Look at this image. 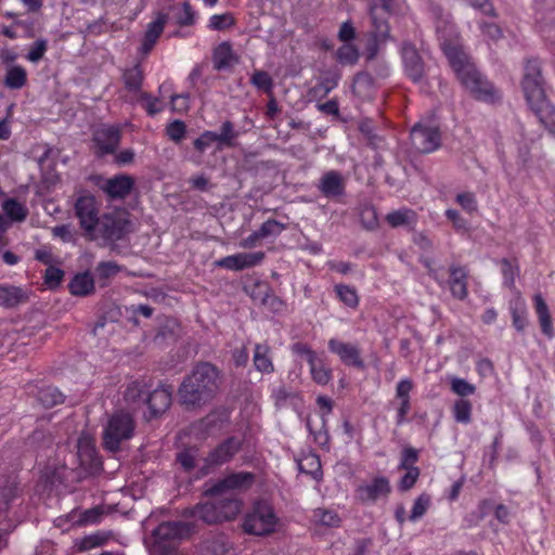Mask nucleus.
I'll use <instances>...</instances> for the list:
<instances>
[{"label":"nucleus","instance_id":"1","mask_svg":"<svg viewBox=\"0 0 555 555\" xmlns=\"http://www.w3.org/2000/svg\"><path fill=\"white\" fill-rule=\"evenodd\" d=\"M253 481L254 475L247 472L233 473L215 482L206 481L203 494L212 500L185 509L184 516L198 518L207 525L234 519L242 507L236 491L248 489Z\"/></svg>","mask_w":555,"mask_h":555},{"label":"nucleus","instance_id":"2","mask_svg":"<svg viewBox=\"0 0 555 555\" xmlns=\"http://www.w3.org/2000/svg\"><path fill=\"white\" fill-rule=\"evenodd\" d=\"M222 373L211 362L198 361L178 388V400L186 410L202 408L214 400L222 385Z\"/></svg>","mask_w":555,"mask_h":555},{"label":"nucleus","instance_id":"3","mask_svg":"<svg viewBox=\"0 0 555 555\" xmlns=\"http://www.w3.org/2000/svg\"><path fill=\"white\" fill-rule=\"evenodd\" d=\"M134 428V421L129 413H114L104 429L103 446L111 452L119 451L120 443L133 436Z\"/></svg>","mask_w":555,"mask_h":555},{"label":"nucleus","instance_id":"4","mask_svg":"<svg viewBox=\"0 0 555 555\" xmlns=\"http://www.w3.org/2000/svg\"><path fill=\"white\" fill-rule=\"evenodd\" d=\"M459 80L472 96L478 101L494 103L500 100L494 86L481 75L475 65L468 67V70L464 74H461Z\"/></svg>","mask_w":555,"mask_h":555},{"label":"nucleus","instance_id":"5","mask_svg":"<svg viewBox=\"0 0 555 555\" xmlns=\"http://www.w3.org/2000/svg\"><path fill=\"white\" fill-rule=\"evenodd\" d=\"M278 518L267 504H257L243 521V530L248 534L268 535L274 532Z\"/></svg>","mask_w":555,"mask_h":555},{"label":"nucleus","instance_id":"6","mask_svg":"<svg viewBox=\"0 0 555 555\" xmlns=\"http://www.w3.org/2000/svg\"><path fill=\"white\" fill-rule=\"evenodd\" d=\"M521 86L529 105L546 98L541 65L538 60L527 61Z\"/></svg>","mask_w":555,"mask_h":555},{"label":"nucleus","instance_id":"7","mask_svg":"<svg viewBox=\"0 0 555 555\" xmlns=\"http://www.w3.org/2000/svg\"><path fill=\"white\" fill-rule=\"evenodd\" d=\"M75 212L79 219L81 229L90 238H94L96 224L99 223L96 201L93 195H83L77 198L75 204Z\"/></svg>","mask_w":555,"mask_h":555},{"label":"nucleus","instance_id":"8","mask_svg":"<svg viewBox=\"0 0 555 555\" xmlns=\"http://www.w3.org/2000/svg\"><path fill=\"white\" fill-rule=\"evenodd\" d=\"M404 74L415 83L425 77V62L411 41H403L400 49Z\"/></svg>","mask_w":555,"mask_h":555},{"label":"nucleus","instance_id":"9","mask_svg":"<svg viewBox=\"0 0 555 555\" xmlns=\"http://www.w3.org/2000/svg\"><path fill=\"white\" fill-rule=\"evenodd\" d=\"M410 138L414 150L423 154L437 150L441 144L440 131L435 127H426L421 124L413 126Z\"/></svg>","mask_w":555,"mask_h":555},{"label":"nucleus","instance_id":"10","mask_svg":"<svg viewBox=\"0 0 555 555\" xmlns=\"http://www.w3.org/2000/svg\"><path fill=\"white\" fill-rule=\"evenodd\" d=\"M129 220L119 215L105 214L96 224L99 235L107 241H119L128 232Z\"/></svg>","mask_w":555,"mask_h":555},{"label":"nucleus","instance_id":"11","mask_svg":"<svg viewBox=\"0 0 555 555\" xmlns=\"http://www.w3.org/2000/svg\"><path fill=\"white\" fill-rule=\"evenodd\" d=\"M134 183L135 181L131 176L119 173L103 180V183L99 184V188L109 199H125L133 190Z\"/></svg>","mask_w":555,"mask_h":555},{"label":"nucleus","instance_id":"12","mask_svg":"<svg viewBox=\"0 0 555 555\" xmlns=\"http://www.w3.org/2000/svg\"><path fill=\"white\" fill-rule=\"evenodd\" d=\"M173 388L171 385H160L145 398L149 406V418L164 414L171 405Z\"/></svg>","mask_w":555,"mask_h":555},{"label":"nucleus","instance_id":"13","mask_svg":"<svg viewBox=\"0 0 555 555\" xmlns=\"http://www.w3.org/2000/svg\"><path fill=\"white\" fill-rule=\"evenodd\" d=\"M390 39V26L380 20L374 18L372 24L371 38L365 47V60L367 63L376 62L380 46Z\"/></svg>","mask_w":555,"mask_h":555},{"label":"nucleus","instance_id":"14","mask_svg":"<svg viewBox=\"0 0 555 555\" xmlns=\"http://www.w3.org/2000/svg\"><path fill=\"white\" fill-rule=\"evenodd\" d=\"M243 441L235 437H229L211 450L205 459L208 465L219 466L230 460L242 449Z\"/></svg>","mask_w":555,"mask_h":555},{"label":"nucleus","instance_id":"15","mask_svg":"<svg viewBox=\"0 0 555 555\" xmlns=\"http://www.w3.org/2000/svg\"><path fill=\"white\" fill-rule=\"evenodd\" d=\"M440 47L447 56L451 67L455 72L457 78L461 74L468 70V67H473L474 64L469 61L468 55L464 52L463 48L452 42L451 40L443 39Z\"/></svg>","mask_w":555,"mask_h":555},{"label":"nucleus","instance_id":"16","mask_svg":"<svg viewBox=\"0 0 555 555\" xmlns=\"http://www.w3.org/2000/svg\"><path fill=\"white\" fill-rule=\"evenodd\" d=\"M120 129L116 126H106L98 129L93 133V142L99 150V155L114 154L120 143Z\"/></svg>","mask_w":555,"mask_h":555},{"label":"nucleus","instance_id":"17","mask_svg":"<svg viewBox=\"0 0 555 555\" xmlns=\"http://www.w3.org/2000/svg\"><path fill=\"white\" fill-rule=\"evenodd\" d=\"M264 259L263 251L240 253L223 257L215 262L217 267L233 271H241L259 264Z\"/></svg>","mask_w":555,"mask_h":555},{"label":"nucleus","instance_id":"18","mask_svg":"<svg viewBox=\"0 0 555 555\" xmlns=\"http://www.w3.org/2000/svg\"><path fill=\"white\" fill-rule=\"evenodd\" d=\"M191 527L182 521L162 522L153 530L154 542L164 541L169 544L177 543L178 540L190 534Z\"/></svg>","mask_w":555,"mask_h":555},{"label":"nucleus","instance_id":"19","mask_svg":"<svg viewBox=\"0 0 555 555\" xmlns=\"http://www.w3.org/2000/svg\"><path fill=\"white\" fill-rule=\"evenodd\" d=\"M318 190L330 199H338L346 193L343 175L336 170L326 171L319 180Z\"/></svg>","mask_w":555,"mask_h":555},{"label":"nucleus","instance_id":"20","mask_svg":"<svg viewBox=\"0 0 555 555\" xmlns=\"http://www.w3.org/2000/svg\"><path fill=\"white\" fill-rule=\"evenodd\" d=\"M328 349L331 352L336 353L344 364L364 369V362L357 346L332 338L328 341Z\"/></svg>","mask_w":555,"mask_h":555},{"label":"nucleus","instance_id":"21","mask_svg":"<svg viewBox=\"0 0 555 555\" xmlns=\"http://www.w3.org/2000/svg\"><path fill=\"white\" fill-rule=\"evenodd\" d=\"M77 456L80 466L91 475L98 474L102 469V461L94 444L89 440H79L77 446Z\"/></svg>","mask_w":555,"mask_h":555},{"label":"nucleus","instance_id":"22","mask_svg":"<svg viewBox=\"0 0 555 555\" xmlns=\"http://www.w3.org/2000/svg\"><path fill=\"white\" fill-rule=\"evenodd\" d=\"M390 491L389 480L385 476L375 477L371 483L357 488L358 498L362 502H375L382 496H387Z\"/></svg>","mask_w":555,"mask_h":555},{"label":"nucleus","instance_id":"23","mask_svg":"<svg viewBox=\"0 0 555 555\" xmlns=\"http://www.w3.org/2000/svg\"><path fill=\"white\" fill-rule=\"evenodd\" d=\"M167 21L168 14L158 12L156 20L147 24L140 48V51L143 54H147L152 51L158 38L163 34Z\"/></svg>","mask_w":555,"mask_h":555},{"label":"nucleus","instance_id":"24","mask_svg":"<svg viewBox=\"0 0 555 555\" xmlns=\"http://www.w3.org/2000/svg\"><path fill=\"white\" fill-rule=\"evenodd\" d=\"M212 63L216 70H225L238 63V56L233 52L229 41L219 43L212 51Z\"/></svg>","mask_w":555,"mask_h":555},{"label":"nucleus","instance_id":"25","mask_svg":"<svg viewBox=\"0 0 555 555\" xmlns=\"http://www.w3.org/2000/svg\"><path fill=\"white\" fill-rule=\"evenodd\" d=\"M449 285L452 295L463 300L467 297V271L463 267L451 266L449 269Z\"/></svg>","mask_w":555,"mask_h":555},{"label":"nucleus","instance_id":"26","mask_svg":"<svg viewBox=\"0 0 555 555\" xmlns=\"http://www.w3.org/2000/svg\"><path fill=\"white\" fill-rule=\"evenodd\" d=\"M28 300L27 293L14 285H0V307L12 309Z\"/></svg>","mask_w":555,"mask_h":555},{"label":"nucleus","instance_id":"27","mask_svg":"<svg viewBox=\"0 0 555 555\" xmlns=\"http://www.w3.org/2000/svg\"><path fill=\"white\" fill-rule=\"evenodd\" d=\"M529 106L538 116L540 122L548 129L550 132L555 133V106H553L546 98Z\"/></svg>","mask_w":555,"mask_h":555},{"label":"nucleus","instance_id":"28","mask_svg":"<svg viewBox=\"0 0 555 555\" xmlns=\"http://www.w3.org/2000/svg\"><path fill=\"white\" fill-rule=\"evenodd\" d=\"M70 294L88 296L94 292V280L89 272L76 274L68 284Z\"/></svg>","mask_w":555,"mask_h":555},{"label":"nucleus","instance_id":"29","mask_svg":"<svg viewBox=\"0 0 555 555\" xmlns=\"http://www.w3.org/2000/svg\"><path fill=\"white\" fill-rule=\"evenodd\" d=\"M533 299L542 333L546 335L548 338H551L554 335V330L552 325V319L548 311V307L541 294L534 295Z\"/></svg>","mask_w":555,"mask_h":555},{"label":"nucleus","instance_id":"30","mask_svg":"<svg viewBox=\"0 0 555 555\" xmlns=\"http://www.w3.org/2000/svg\"><path fill=\"white\" fill-rule=\"evenodd\" d=\"M533 299L542 333L546 335L548 338H551L554 335V330L552 325V319L548 311V307L541 294L534 295Z\"/></svg>","mask_w":555,"mask_h":555},{"label":"nucleus","instance_id":"31","mask_svg":"<svg viewBox=\"0 0 555 555\" xmlns=\"http://www.w3.org/2000/svg\"><path fill=\"white\" fill-rule=\"evenodd\" d=\"M256 288H258V293L251 294V297L254 299L259 298L260 304L262 306L268 307L272 312H280L283 309V300L276 295H274L270 287H268L267 285L258 284L256 285Z\"/></svg>","mask_w":555,"mask_h":555},{"label":"nucleus","instance_id":"32","mask_svg":"<svg viewBox=\"0 0 555 555\" xmlns=\"http://www.w3.org/2000/svg\"><path fill=\"white\" fill-rule=\"evenodd\" d=\"M27 83V72L20 65L10 66L7 69L3 85L11 90L22 89Z\"/></svg>","mask_w":555,"mask_h":555},{"label":"nucleus","instance_id":"33","mask_svg":"<svg viewBox=\"0 0 555 555\" xmlns=\"http://www.w3.org/2000/svg\"><path fill=\"white\" fill-rule=\"evenodd\" d=\"M374 78L369 72H359L354 75L352 81V92L359 98L367 96L374 89Z\"/></svg>","mask_w":555,"mask_h":555},{"label":"nucleus","instance_id":"34","mask_svg":"<svg viewBox=\"0 0 555 555\" xmlns=\"http://www.w3.org/2000/svg\"><path fill=\"white\" fill-rule=\"evenodd\" d=\"M238 132L234 129L233 122L230 120L223 121L220 132L217 133V149L221 151L224 147H235Z\"/></svg>","mask_w":555,"mask_h":555},{"label":"nucleus","instance_id":"35","mask_svg":"<svg viewBox=\"0 0 555 555\" xmlns=\"http://www.w3.org/2000/svg\"><path fill=\"white\" fill-rule=\"evenodd\" d=\"M392 3L393 0H369L371 24H374V18L388 23V18L392 12Z\"/></svg>","mask_w":555,"mask_h":555},{"label":"nucleus","instance_id":"36","mask_svg":"<svg viewBox=\"0 0 555 555\" xmlns=\"http://www.w3.org/2000/svg\"><path fill=\"white\" fill-rule=\"evenodd\" d=\"M143 70L140 64H135L131 68H127L122 74V81L125 88L130 92H138L142 88L143 83Z\"/></svg>","mask_w":555,"mask_h":555},{"label":"nucleus","instance_id":"37","mask_svg":"<svg viewBox=\"0 0 555 555\" xmlns=\"http://www.w3.org/2000/svg\"><path fill=\"white\" fill-rule=\"evenodd\" d=\"M37 400L44 406V408H53L56 404L64 402V396L63 393L53 386H44L38 389L37 392Z\"/></svg>","mask_w":555,"mask_h":555},{"label":"nucleus","instance_id":"38","mask_svg":"<svg viewBox=\"0 0 555 555\" xmlns=\"http://www.w3.org/2000/svg\"><path fill=\"white\" fill-rule=\"evenodd\" d=\"M417 215L414 210L409 208H402L399 210H395L389 212L386 216V221L392 228L410 225L416 222Z\"/></svg>","mask_w":555,"mask_h":555},{"label":"nucleus","instance_id":"39","mask_svg":"<svg viewBox=\"0 0 555 555\" xmlns=\"http://www.w3.org/2000/svg\"><path fill=\"white\" fill-rule=\"evenodd\" d=\"M269 347L266 345H256L254 353V365L262 373H272L274 371L273 363L268 356Z\"/></svg>","mask_w":555,"mask_h":555},{"label":"nucleus","instance_id":"40","mask_svg":"<svg viewBox=\"0 0 555 555\" xmlns=\"http://www.w3.org/2000/svg\"><path fill=\"white\" fill-rule=\"evenodd\" d=\"M2 210L12 221H24L27 217V208L15 198H8L2 203Z\"/></svg>","mask_w":555,"mask_h":555},{"label":"nucleus","instance_id":"41","mask_svg":"<svg viewBox=\"0 0 555 555\" xmlns=\"http://www.w3.org/2000/svg\"><path fill=\"white\" fill-rule=\"evenodd\" d=\"M359 217L362 227L366 230H375L378 227V217L375 207L365 203L359 208Z\"/></svg>","mask_w":555,"mask_h":555},{"label":"nucleus","instance_id":"42","mask_svg":"<svg viewBox=\"0 0 555 555\" xmlns=\"http://www.w3.org/2000/svg\"><path fill=\"white\" fill-rule=\"evenodd\" d=\"M180 325L175 319H167L158 328L155 340L175 341L179 337Z\"/></svg>","mask_w":555,"mask_h":555},{"label":"nucleus","instance_id":"43","mask_svg":"<svg viewBox=\"0 0 555 555\" xmlns=\"http://www.w3.org/2000/svg\"><path fill=\"white\" fill-rule=\"evenodd\" d=\"M509 310L513 318V325L518 332H524L528 321L526 317L525 304L520 299L511 302Z\"/></svg>","mask_w":555,"mask_h":555},{"label":"nucleus","instance_id":"44","mask_svg":"<svg viewBox=\"0 0 555 555\" xmlns=\"http://www.w3.org/2000/svg\"><path fill=\"white\" fill-rule=\"evenodd\" d=\"M312 379L319 385H326L332 377L331 369L326 367L318 358L309 363Z\"/></svg>","mask_w":555,"mask_h":555},{"label":"nucleus","instance_id":"45","mask_svg":"<svg viewBox=\"0 0 555 555\" xmlns=\"http://www.w3.org/2000/svg\"><path fill=\"white\" fill-rule=\"evenodd\" d=\"M472 402L467 399H459L453 405L454 420L457 423L468 424L472 421Z\"/></svg>","mask_w":555,"mask_h":555},{"label":"nucleus","instance_id":"46","mask_svg":"<svg viewBox=\"0 0 555 555\" xmlns=\"http://www.w3.org/2000/svg\"><path fill=\"white\" fill-rule=\"evenodd\" d=\"M338 76L326 77L321 79L315 86L310 88L309 95L312 98L326 96L338 83Z\"/></svg>","mask_w":555,"mask_h":555},{"label":"nucleus","instance_id":"47","mask_svg":"<svg viewBox=\"0 0 555 555\" xmlns=\"http://www.w3.org/2000/svg\"><path fill=\"white\" fill-rule=\"evenodd\" d=\"M105 511L103 506H94L92 508L80 512L78 515V519L75 520V524L79 526L89 525V524H98L104 516Z\"/></svg>","mask_w":555,"mask_h":555},{"label":"nucleus","instance_id":"48","mask_svg":"<svg viewBox=\"0 0 555 555\" xmlns=\"http://www.w3.org/2000/svg\"><path fill=\"white\" fill-rule=\"evenodd\" d=\"M359 51L353 44H344L340 48H338L336 52L337 61L340 64H350L353 65L359 60Z\"/></svg>","mask_w":555,"mask_h":555},{"label":"nucleus","instance_id":"49","mask_svg":"<svg viewBox=\"0 0 555 555\" xmlns=\"http://www.w3.org/2000/svg\"><path fill=\"white\" fill-rule=\"evenodd\" d=\"M149 395V391L145 390V385L141 382H132L128 385L126 391H125V399L129 402H138V401H144L145 398Z\"/></svg>","mask_w":555,"mask_h":555},{"label":"nucleus","instance_id":"50","mask_svg":"<svg viewBox=\"0 0 555 555\" xmlns=\"http://www.w3.org/2000/svg\"><path fill=\"white\" fill-rule=\"evenodd\" d=\"M120 271L121 267L115 261H102L95 268L98 278L103 281L114 278Z\"/></svg>","mask_w":555,"mask_h":555},{"label":"nucleus","instance_id":"51","mask_svg":"<svg viewBox=\"0 0 555 555\" xmlns=\"http://www.w3.org/2000/svg\"><path fill=\"white\" fill-rule=\"evenodd\" d=\"M335 289L337 296L346 306L350 308H354L358 306L359 297L354 288L348 285H337Z\"/></svg>","mask_w":555,"mask_h":555},{"label":"nucleus","instance_id":"52","mask_svg":"<svg viewBox=\"0 0 555 555\" xmlns=\"http://www.w3.org/2000/svg\"><path fill=\"white\" fill-rule=\"evenodd\" d=\"M250 83L257 89L270 92L273 87V80L268 72L255 70L250 78Z\"/></svg>","mask_w":555,"mask_h":555},{"label":"nucleus","instance_id":"53","mask_svg":"<svg viewBox=\"0 0 555 555\" xmlns=\"http://www.w3.org/2000/svg\"><path fill=\"white\" fill-rule=\"evenodd\" d=\"M313 517L318 522L327 527H338L340 522V518L334 511L318 508L313 512Z\"/></svg>","mask_w":555,"mask_h":555},{"label":"nucleus","instance_id":"54","mask_svg":"<svg viewBox=\"0 0 555 555\" xmlns=\"http://www.w3.org/2000/svg\"><path fill=\"white\" fill-rule=\"evenodd\" d=\"M285 224L275 220L269 219L264 221L258 229L260 236L266 238L268 236H278L285 230Z\"/></svg>","mask_w":555,"mask_h":555},{"label":"nucleus","instance_id":"55","mask_svg":"<svg viewBox=\"0 0 555 555\" xmlns=\"http://www.w3.org/2000/svg\"><path fill=\"white\" fill-rule=\"evenodd\" d=\"M64 278V271L60 268L49 266L44 272V284L50 289H55L60 286Z\"/></svg>","mask_w":555,"mask_h":555},{"label":"nucleus","instance_id":"56","mask_svg":"<svg viewBox=\"0 0 555 555\" xmlns=\"http://www.w3.org/2000/svg\"><path fill=\"white\" fill-rule=\"evenodd\" d=\"M429 505H430V498H429V495L426 494V493L421 494L414 501V504H413V507H412V511H411V515L409 517L410 520L415 521L416 519L421 518L426 513V511L428 509Z\"/></svg>","mask_w":555,"mask_h":555},{"label":"nucleus","instance_id":"57","mask_svg":"<svg viewBox=\"0 0 555 555\" xmlns=\"http://www.w3.org/2000/svg\"><path fill=\"white\" fill-rule=\"evenodd\" d=\"M418 461V451L413 447H404L401 451L399 469L417 468L414 464Z\"/></svg>","mask_w":555,"mask_h":555},{"label":"nucleus","instance_id":"58","mask_svg":"<svg viewBox=\"0 0 555 555\" xmlns=\"http://www.w3.org/2000/svg\"><path fill=\"white\" fill-rule=\"evenodd\" d=\"M107 541V535L105 533H94L90 535H86L81 539L79 543L80 551H88L96 546L103 545Z\"/></svg>","mask_w":555,"mask_h":555},{"label":"nucleus","instance_id":"59","mask_svg":"<svg viewBox=\"0 0 555 555\" xmlns=\"http://www.w3.org/2000/svg\"><path fill=\"white\" fill-rule=\"evenodd\" d=\"M405 470H406V473L401 477V479L398 483V489L402 492H405V491H409L410 489H412L414 487V485L416 483V481L420 477V474H421L420 468H409Z\"/></svg>","mask_w":555,"mask_h":555},{"label":"nucleus","instance_id":"60","mask_svg":"<svg viewBox=\"0 0 555 555\" xmlns=\"http://www.w3.org/2000/svg\"><path fill=\"white\" fill-rule=\"evenodd\" d=\"M47 49H48L47 39L40 38V39L36 40L34 42V44L30 47L26 57L28 61H30L33 63H37L43 57Z\"/></svg>","mask_w":555,"mask_h":555},{"label":"nucleus","instance_id":"61","mask_svg":"<svg viewBox=\"0 0 555 555\" xmlns=\"http://www.w3.org/2000/svg\"><path fill=\"white\" fill-rule=\"evenodd\" d=\"M176 22L181 27L195 23V12L189 2L182 3L181 12L176 15Z\"/></svg>","mask_w":555,"mask_h":555},{"label":"nucleus","instance_id":"62","mask_svg":"<svg viewBox=\"0 0 555 555\" xmlns=\"http://www.w3.org/2000/svg\"><path fill=\"white\" fill-rule=\"evenodd\" d=\"M501 266H502V274L504 278V284L507 287L512 288L515 284V278L518 273V268L513 266L512 262L506 258H503L501 260Z\"/></svg>","mask_w":555,"mask_h":555},{"label":"nucleus","instance_id":"63","mask_svg":"<svg viewBox=\"0 0 555 555\" xmlns=\"http://www.w3.org/2000/svg\"><path fill=\"white\" fill-rule=\"evenodd\" d=\"M166 131L172 141L180 142L185 135L186 126L182 120L176 119L167 126Z\"/></svg>","mask_w":555,"mask_h":555},{"label":"nucleus","instance_id":"64","mask_svg":"<svg viewBox=\"0 0 555 555\" xmlns=\"http://www.w3.org/2000/svg\"><path fill=\"white\" fill-rule=\"evenodd\" d=\"M152 555H180L177 543H167L164 541L154 542L151 547Z\"/></svg>","mask_w":555,"mask_h":555}]
</instances>
